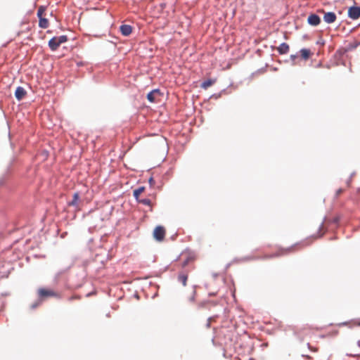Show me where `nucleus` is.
Returning <instances> with one entry per match:
<instances>
[{
  "mask_svg": "<svg viewBox=\"0 0 360 360\" xmlns=\"http://www.w3.org/2000/svg\"><path fill=\"white\" fill-rule=\"evenodd\" d=\"M45 11H46V7L44 6H40L38 8L37 13V15L38 18L44 17Z\"/></svg>",
  "mask_w": 360,
  "mask_h": 360,
  "instance_id": "obj_18",
  "label": "nucleus"
},
{
  "mask_svg": "<svg viewBox=\"0 0 360 360\" xmlns=\"http://www.w3.org/2000/svg\"><path fill=\"white\" fill-rule=\"evenodd\" d=\"M290 58H291L292 60H294V59L296 58V56H295V55H292V56H290Z\"/></svg>",
  "mask_w": 360,
  "mask_h": 360,
  "instance_id": "obj_24",
  "label": "nucleus"
},
{
  "mask_svg": "<svg viewBox=\"0 0 360 360\" xmlns=\"http://www.w3.org/2000/svg\"><path fill=\"white\" fill-rule=\"evenodd\" d=\"M323 20L327 23H333L336 20V15L333 12L325 13L323 15Z\"/></svg>",
  "mask_w": 360,
  "mask_h": 360,
  "instance_id": "obj_6",
  "label": "nucleus"
},
{
  "mask_svg": "<svg viewBox=\"0 0 360 360\" xmlns=\"http://www.w3.org/2000/svg\"><path fill=\"white\" fill-rule=\"evenodd\" d=\"M145 191V187L141 186L134 191V196L136 200H139V195Z\"/></svg>",
  "mask_w": 360,
  "mask_h": 360,
  "instance_id": "obj_17",
  "label": "nucleus"
},
{
  "mask_svg": "<svg viewBox=\"0 0 360 360\" xmlns=\"http://www.w3.org/2000/svg\"><path fill=\"white\" fill-rule=\"evenodd\" d=\"M27 94L26 91L25 89L22 86L17 87L15 92V96L17 100L21 101Z\"/></svg>",
  "mask_w": 360,
  "mask_h": 360,
  "instance_id": "obj_8",
  "label": "nucleus"
},
{
  "mask_svg": "<svg viewBox=\"0 0 360 360\" xmlns=\"http://www.w3.org/2000/svg\"><path fill=\"white\" fill-rule=\"evenodd\" d=\"M166 233L165 229L162 226H158L153 231V237L158 241H162Z\"/></svg>",
  "mask_w": 360,
  "mask_h": 360,
  "instance_id": "obj_3",
  "label": "nucleus"
},
{
  "mask_svg": "<svg viewBox=\"0 0 360 360\" xmlns=\"http://www.w3.org/2000/svg\"><path fill=\"white\" fill-rule=\"evenodd\" d=\"M139 203L143 204L147 206H152V203L150 199L148 198H144V199H139L137 200Z\"/></svg>",
  "mask_w": 360,
  "mask_h": 360,
  "instance_id": "obj_19",
  "label": "nucleus"
},
{
  "mask_svg": "<svg viewBox=\"0 0 360 360\" xmlns=\"http://www.w3.org/2000/svg\"><path fill=\"white\" fill-rule=\"evenodd\" d=\"M359 44L357 42H354L349 44L350 49H355L358 47Z\"/></svg>",
  "mask_w": 360,
  "mask_h": 360,
  "instance_id": "obj_20",
  "label": "nucleus"
},
{
  "mask_svg": "<svg viewBox=\"0 0 360 360\" xmlns=\"http://www.w3.org/2000/svg\"><path fill=\"white\" fill-rule=\"evenodd\" d=\"M348 15L353 20H356L360 17V7L352 6L348 10Z\"/></svg>",
  "mask_w": 360,
  "mask_h": 360,
  "instance_id": "obj_5",
  "label": "nucleus"
},
{
  "mask_svg": "<svg viewBox=\"0 0 360 360\" xmlns=\"http://www.w3.org/2000/svg\"><path fill=\"white\" fill-rule=\"evenodd\" d=\"M79 297H77V296H72V297H70V298H69V300H70V301H72V300H74V299H79Z\"/></svg>",
  "mask_w": 360,
  "mask_h": 360,
  "instance_id": "obj_23",
  "label": "nucleus"
},
{
  "mask_svg": "<svg viewBox=\"0 0 360 360\" xmlns=\"http://www.w3.org/2000/svg\"><path fill=\"white\" fill-rule=\"evenodd\" d=\"M38 295L40 297H59V295L57 292H54L51 289L46 288H39L38 290Z\"/></svg>",
  "mask_w": 360,
  "mask_h": 360,
  "instance_id": "obj_4",
  "label": "nucleus"
},
{
  "mask_svg": "<svg viewBox=\"0 0 360 360\" xmlns=\"http://www.w3.org/2000/svg\"><path fill=\"white\" fill-rule=\"evenodd\" d=\"M120 30L124 36H129L132 32V27L129 25H122L120 26Z\"/></svg>",
  "mask_w": 360,
  "mask_h": 360,
  "instance_id": "obj_10",
  "label": "nucleus"
},
{
  "mask_svg": "<svg viewBox=\"0 0 360 360\" xmlns=\"http://www.w3.org/2000/svg\"><path fill=\"white\" fill-rule=\"evenodd\" d=\"M357 345H358V346H359V347H360V340H359V341L357 342Z\"/></svg>",
  "mask_w": 360,
  "mask_h": 360,
  "instance_id": "obj_25",
  "label": "nucleus"
},
{
  "mask_svg": "<svg viewBox=\"0 0 360 360\" xmlns=\"http://www.w3.org/2000/svg\"><path fill=\"white\" fill-rule=\"evenodd\" d=\"M178 280L180 283H181L183 286H186L188 280V274L184 272L180 273L178 276Z\"/></svg>",
  "mask_w": 360,
  "mask_h": 360,
  "instance_id": "obj_15",
  "label": "nucleus"
},
{
  "mask_svg": "<svg viewBox=\"0 0 360 360\" xmlns=\"http://www.w3.org/2000/svg\"><path fill=\"white\" fill-rule=\"evenodd\" d=\"M307 240H308V239L306 241H304L302 244H295V245H292L288 248H281V249L278 250V251H276L274 254L265 255L262 257H257V259H271L274 257H277L288 255L290 252H295V250H297L298 249H301L304 246L309 245L312 242V240H310L309 242Z\"/></svg>",
  "mask_w": 360,
  "mask_h": 360,
  "instance_id": "obj_1",
  "label": "nucleus"
},
{
  "mask_svg": "<svg viewBox=\"0 0 360 360\" xmlns=\"http://www.w3.org/2000/svg\"><path fill=\"white\" fill-rule=\"evenodd\" d=\"M186 263H187V262H185L184 263V266H185V265L186 264Z\"/></svg>",
  "mask_w": 360,
  "mask_h": 360,
  "instance_id": "obj_26",
  "label": "nucleus"
},
{
  "mask_svg": "<svg viewBox=\"0 0 360 360\" xmlns=\"http://www.w3.org/2000/svg\"><path fill=\"white\" fill-rule=\"evenodd\" d=\"M67 40L68 37L65 35H62L58 37H54L49 40V46L52 51H56L61 44L66 42Z\"/></svg>",
  "mask_w": 360,
  "mask_h": 360,
  "instance_id": "obj_2",
  "label": "nucleus"
},
{
  "mask_svg": "<svg viewBox=\"0 0 360 360\" xmlns=\"http://www.w3.org/2000/svg\"><path fill=\"white\" fill-rule=\"evenodd\" d=\"M39 26L41 28L46 29L49 26V22L48 19L44 17L39 18Z\"/></svg>",
  "mask_w": 360,
  "mask_h": 360,
  "instance_id": "obj_14",
  "label": "nucleus"
},
{
  "mask_svg": "<svg viewBox=\"0 0 360 360\" xmlns=\"http://www.w3.org/2000/svg\"><path fill=\"white\" fill-rule=\"evenodd\" d=\"M343 191L344 190L342 188L338 189L335 193V197L338 198L343 193Z\"/></svg>",
  "mask_w": 360,
  "mask_h": 360,
  "instance_id": "obj_21",
  "label": "nucleus"
},
{
  "mask_svg": "<svg viewBox=\"0 0 360 360\" xmlns=\"http://www.w3.org/2000/svg\"><path fill=\"white\" fill-rule=\"evenodd\" d=\"M300 54H301L302 58H303L304 60H306L310 58V56L312 55V53L311 52V51L309 49H302L300 50Z\"/></svg>",
  "mask_w": 360,
  "mask_h": 360,
  "instance_id": "obj_12",
  "label": "nucleus"
},
{
  "mask_svg": "<svg viewBox=\"0 0 360 360\" xmlns=\"http://www.w3.org/2000/svg\"><path fill=\"white\" fill-rule=\"evenodd\" d=\"M148 182H149V184H150V186H154L155 184V180L153 179V177H150L149 179Z\"/></svg>",
  "mask_w": 360,
  "mask_h": 360,
  "instance_id": "obj_22",
  "label": "nucleus"
},
{
  "mask_svg": "<svg viewBox=\"0 0 360 360\" xmlns=\"http://www.w3.org/2000/svg\"><path fill=\"white\" fill-rule=\"evenodd\" d=\"M290 49L289 45L286 43H282L279 46L276 48L277 51L279 54H286L288 53Z\"/></svg>",
  "mask_w": 360,
  "mask_h": 360,
  "instance_id": "obj_9",
  "label": "nucleus"
},
{
  "mask_svg": "<svg viewBox=\"0 0 360 360\" xmlns=\"http://www.w3.org/2000/svg\"><path fill=\"white\" fill-rule=\"evenodd\" d=\"M215 82H216L215 79H209L204 81L201 84L200 86H201V88H202L204 89H207V88H209L210 86L213 85Z\"/></svg>",
  "mask_w": 360,
  "mask_h": 360,
  "instance_id": "obj_13",
  "label": "nucleus"
},
{
  "mask_svg": "<svg viewBox=\"0 0 360 360\" xmlns=\"http://www.w3.org/2000/svg\"><path fill=\"white\" fill-rule=\"evenodd\" d=\"M159 94H160V91L158 89L153 90L148 94L147 98L150 102L153 103L155 101L156 95H159Z\"/></svg>",
  "mask_w": 360,
  "mask_h": 360,
  "instance_id": "obj_11",
  "label": "nucleus"
},
{
  "mask_svg": "<svg viewBox=\"0 0 360 360\" xmlns=\"http://www.w3.org/2000/svg\"><path fill=\"white\" fill-rule=\"evenodd\" d=\"M79 199V193H75L73 195V199L71 202L68 203L70 206H75L77 207L78 205V200Z\"/></svg>",
  "mask_w": 360,
  "mask_h": 360,
  "instance_id": "obj_16",
  "label": "nucleus"
},
{
  "mask_svg": "<svg viewBox=\"0 0 360 360\" xmlns=\"http://www.w3.org/2000/svg\"><path fill=\"white\" fill-rule=\"evenodd\" d=\"M309 24L313 26H316L321 22V19L319 15L316 14H311L307 19Z\"/></svg>",
  "mask_w": 360,
  "mask_h": 360,
  "instance_id": "obj_7",
  "label": "nucleus"
}]
</instances>
